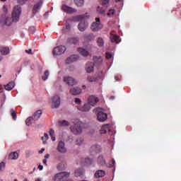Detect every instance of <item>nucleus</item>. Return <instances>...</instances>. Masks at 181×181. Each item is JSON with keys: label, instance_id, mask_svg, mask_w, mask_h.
<instances>
[{"label": "nucleus", "instance_id": "f257e3e1", "mask_svg": "<svg viewBox=\"0 0 181 181\" xmlns=\"http://www.w3.org/2000/svg\"><path fill=\"white\" fill-rule=\"evenodd\" d=\"M22 13V8H21V6L18 5L13 8L11 16L7 17L6 14H2L0 16V23L1 25H6L7 26H10L12 25V23H16V22L19 21V18H21V15Z\"/></svg>", "mask_w": 181, "mask_h": 181}, {"label": "nucleus", "instance_id": "f03ea898", "mask_svg": "<svg viewBox=\"0 0 181 181\" xmlns=\"http://www.w3.org/2000/svg\"><path fill=\"white\" fill-rule=\"evenodd\" d=\"M88 19V16L86 15H79L73 18V21H76V22H79L78 25V29L80 32H84L87 30V28H88V22L87 20Z\"/></svg>", "mask_w": 181, "mask_h": 181}, {"label": "nucleus", "instance_id": "7ed1b4c3", "mask_svg": "<svg viewBox=\"0 0 181 181\" xmlns=\"http://www.w3.org/2000/svg\"><path fill=\"white\" fill-rule=\"evenodd\" d=\"M83 122L81 121L76 119L74 122V124L71 126V131L74 135H80L83 132Z\"/></svg>", "mask_w": 181, "mask_h": 181}, {"label": "nucleus", "instance_id": "20e7f679", "mask_svg": "<svg viewBox=\"0 0 181 181\" xmlns=\"http://www.w3.org/2000/svg\"><path fill=\"white\" fill-rule=\"evenodd\" d=\"M104 28V24L102 23L100 18H95V21L90 25V30L92 32H100Z\"/></svg>", "mask_w": 181, "mask_h": 181}, {"label": "nucleus", "instance_id": "39448f33", "mask_svg": "<svg viewBox=\"0 0 181 181\" xmlns=\"http://www.w3.org/2000/svg\"><path fill=\"white\" fill-rule=\"evenodd\" d=\"M62 101L59 95H54L51 98V108H59Z\"/></svg>", "mask_w": 181, "mask_h": 181}, {"label": "nucleus", "instance_id": "423d86ee", "mask_svg": "<svg viewBox=\"0 0 181 181\" xmlns=\"http://www.w3.org/2000/svg\"><path fill=\"white\" fill-rule=\"evenodd\" d=\"M70 176L69 172H62L55 175L54 181H64V179H67Z\"/></svg>", "mask_w": 181, "mask_h": 181}, {"label": "nucleus", "instance_id": "0eeeda50", "mask_svg": "<svg viewBox=\"0 0 181 181\" xmlns=\"http://www.w3.org/2000/svg\"><path fill=\"white\" fill-rule=\"evenodd\" d=\"M66 50V46H64V45L57 46L54 47L52 51L53 56H60L62 54H64Z\"/></svg>", "mask_w": 181, "mask_h": 181}, {"label": "nucleus", "instance_id": "6e6552de", "mask_svg": "<svg viewBox=\"0 0 181 181\" xmlns=\"http://www.w3.org/2000/svg\"><path fill=\"white\" fill-rule=\"evenodd\" d=\"M57 151L59 153H66L67 147H66V143L63 141H59L57 144Z\"/></svg>", "mask_w": 181, "mask_h": 181}, {"label": "nucleus", "instance_id": "1a4fd4ad", "mask_svg": "<svg viewBox=\"0 0 181 181\" xmlns=\"http://www.w3.org/2000/svg\"><path fill=\"white\" fill-rule=\"evenodd\" d=\"M63 80L64 81V83H66V84H67L68 86H76V84H77V81H76V79H74V78L71 77V76H64L63 78Z\"/></svg>", "mask_w": 181, "mask_h": 181}, {"label": "nucleus", "instance_id": "9d476101", "mask_svg": "<svg viewBox=\"0 0 181 181\" xmlns=\"http://www.w3.org/2000/svg\"><path fill=\"white\" fill-rule=\"evenodd\" d=\"M80 57H78V55L77 54H72L69 57H68L66 59H65V63L66 64H71V63H74L75 62H77V60H78Z\"/></svg>", "mask_w": 181, "mask_h": 181}, {"label": "nucleus", "instance_id": "9b49d317", "mask_svg": "<svg viewBox=\"0 0 181 181\" xmlns=\"http://www.w3.org/2000/svg\"><path fill=\"white\" fill-rule=\"evenodd\" d=\"M98 98L94 95H90L88 99V103L90 105V107H94L95 105H97V103H98Z\"/></svg>", "mask_w": 181, "mask_h": 181}, {"label": "nucleus", "instance_id": "f8f14e48", "mask_svg": "<svg viewBox=\"0 0 181 181\" xmlns=\"http://www.w3.org/2000/svg\"><path fill=\"white\" fill-rule=\"evenodd\" d=\"M62 9V11H64V12H66V13H74L77 12V10H76L75 8L66 5H63Z\"/></svg>", "mask_w": 181, "mask_h": 181}, {"label": "nucleus", "instance_id": "ddd939ff", "mask_svg": "<svg viewBox=\"0 0 181 181\" xmlns=\"http://www.w3.org/2000/svg\"><path fill=\"white\" fill-rule=\"evenodd\" d=\"M85 70L86 73H93V71H94V63L90 62H87L85 66Z\"/></svg>", "mask_w": 181, "mask_h": 181}, {"label": "nucleus", "instance_id": "4468645a", "mask_svg": "<svg viewBox=\"0 0 181 181\" xmlns=\"http://www.w3.org/2000/svg\"><path fill=\"white\" fill-rule=\"evenodd\" d=\"M107 131H109V134L110 135H112V133L111 132V127L108 124H105L101 127L100 130V134H107Z\"/></svg>", "mask_w": 181, "mask_h": 181}, {"label": "nucleus", "instance_id": "2eb2a0df", "mask_svg": "<svg viewBox=\"0 0 181 181\" xmlns=\"http://www.w3.org/2000/svg\"><path fill=\"white\" fill-rule=\"evenodd\" d=\"M97 117H98V120L100 122H104V121H105L107 118H108V116L107 115V114L103 112H98Z\"/></svg>", "mask_w": 181, "mask_h": 181}, {"label": "nucleus", "instance_id": "dca6fc26", "mask_svg": "<svg viewBox=\"0 0 181 181\" xmlns=\"http://www.w3.org/2000/svg\"><path fill=\"white\" fill-rule=\"evenodd\" d=\"M42 5H43V1L42 0H40L38 3L34 5V7L33 8V13H37V12L40 11V8H42Z\"/></svg>", "mask_w": 181, "mask_h": 181}, {"label": "nucleus", "instance_id": "f3484780", "mask_svg": "<svg viewBox=\"0 0 181 181\" xmlns=\"http://www.w3.org/2000/svg\"><path fill=\"white\" fill-rule=\"evenodd\" d=\"M81 88L79 87H74L70 89L69 93L71 95H78V94H81Z\"/></svg>", "mask_w": 181, "mask_h": 181}, {"label": "nucleus", "instance_id": "a211bd4d", "mask_svg": "<svg viewBox=\"0 0 181 181\" xmlns=\"http://www.w3.org/2000/svg\"><path fill=\"white\" fill-rule=\"evenodd\" d=\"M96 11L100 15H107V8L99 6L97 7Z\"/></svg>", "mask_w": 181, "mask_h": 181}, {"label": "nucleus", "instance_id": "6ab92c4d", "mask_svg": "<svg viewBox=\"0 0 181 181\" xmlns=\"http://www.w3.org/2000/svg\"><path fill=\"white\" fill-rule=\"evenodd\" d=\"M78 110L82 111V112H88L91 110V106L87 103L83 107H78Z\"/></svg>", "mask_w": 181, "mask_h": 181}, {"label": "nucleus", "instance_id": "aec40b11", "mask_svg": "<svg viewBox=\"0 0 181 181\" xmlns=\"http://www.w3.org/2000/svg\"><path fill=\"white\" fill-rule=\"evenodd\" d=\"M110 40L112 43H120L121 39H119V36L114 34L110 35Z\"/></svg>", "mask_w": 181, "mask_h": 181}, {"label": "nucleus", "instance_id": "412c9836", "mask_svg": "<svg viewBox=\"0 0 181 181\" xmlns=\"http://www.w3.org/2000/svg\"><path fill=\"white\" fill-rule=\"evenodd\" d=\"M0 52L1 53V54L6 56V54H9L11 50L9 49V47L2 46L0 47Z\"/></svg>", "mask_w": 181, "mask_h": 181}, {"label": "nucleus", "instance_id": "4be33fe9", "mask_svg": "<svg viewBox=\"0 0 181 181\" xmlns=\"http://www.w3.org/2000/svg\"><path fill=\"white\" fill-rule=\"evenodd\" d=\"M78 52L80 54V55L83 56V57H87L89 54L88 51H87V49H83L82 47L78 48Z\"/></svg>", "mask_w": 181, "mask_h": 181}, {"label": "nucleus", "instance_id": "5701e85b", "mask_svg": "<svg viewBox=\"0 0 181 181\" xmlns=\"http://www.w3.org/2000/svg\"><path fill=\"white\" fill-rule=\"evenodd\" d=\"M9 159L11 160H16L19 158V153L18 151L11 152L8 156Z\"/></svg>", "mask_w": 181, "mask_h": 181}, {"label": "nucleus", "instance_id": "b1692460", "mask_svg": "<svg viewBox=\"0 0 181 181\" xmlns=\"http://www.w3.org/2000/svg\"><path fill=\"white\" fill-rule=\"evenodd\" d=\"M83 37H84L85 40L90 42V41L94 40V39H95V35H94V33L85 34Z\"/></svg>", "mask_w": 181, "mask_h": 181}, {"label": "nucleus", "instance_id": "393cba45", "mask_svg": "<svg viewBox=\"0 0 181 181\" xmlns=\"http://www.w3.org/2000/svg\"><path fill=\"white\" fill-rule=\"evenodd\" d=\"M41 115H42V110H37L33 115V121H37V119L40 118Z\"/></svg>", "mask_w": 181, "mask_h": 181}, {"label": "nucleus", "instance_id": "a878e982", "mask_svg": "<svg viewBox=\"0 0 181 181\" xmlns=\"http://www.w3.org/2000/svg\"><path fill=\"white\" fill-rule=\"evenodd\" d=\"M93 62H94V64L96 66H100V64H101L103 63V57H93Z\"/></svg>", "mask_w": 181, "mask_h": 181}, {"label": "nucleus", "instance_id": "bb28decb", "mask_svg": "<svg viewBox=\"0 0 181 181\" xmlns=\"http://www.w3.org/2000/svg\"><path fill=\"white\" fill-rule=\"evenodd\" d=\"M68 42L71 45H77L79 42V39H78V37H69L68 39Z\"/></svg>", "mask_w": 181, "mask_h": 181}, {"label": "nucleus", "instance_id": "cd10ccee", "mask_svg": "<svg viewBox=\"0 0 181 181\" xmlns=\"http://www.w3.org/2000/svg\"><path fill=\"white\" fill-rule=\"evenodd\" d=\"M15 87V82L11 81L5 86V90L11 91Z\"/></svg>", "mask_w": 181, "mask_h": 181}, {"label": "nucleus", "instance_id": "c85d7f7f", "mask_svg": "<svg viewBox=\"0 0 181 181\" xmlns=\"http://www.w3.org/2000/svg\"><path fill=\"white\" fill-rule=\"evenodd\" d=\"M95 177H103L105 176V171L103 170H99L95 173Z\"/></svg>", "mask_w": 181, "mask_h": 181}, {"label": "nucleus", "instance_id": "c756f323", "mask_svg": "<svg viewBox=\"0 0 181 181\" xmlns=\"http://www.w3.org/2000/svg\"><path fill=\"white\" fill-rule=\"evenodd\" d=\"M84 175V170L83 169L79 168L75 170V176L76 177H80Z\"/></svg>", "mask_w": 181, "mask_h": 181}, {"label": "nucleus", "instance_id": "7c9ffc66", "mask_svg": "<svg viewBox=\"0 0 181 181\" xmlns=\"http://www.w3.org/2000/svg\"><path fill=\"white\" fill-rule=\"evenodd\" d=\"M98 163L100 166H104L105 165V160L104 159V157L103 156H100L98 158Z\"/></svg>", "mask_w": 181, "mask_h": 181}, {"label": "nucleus", "instance_id": "2f4dec72", "mask_svg": "<svg viewBox=\"0 0 181 181\" xmlns=\"http://www.w3.org/2000/svg\"><path fill=\"white\" fill-rule=\"evenodd\" d=\"M58 124L59 127H69V125H70V123L66 120H59L58 122Z\"/></svg>", "mask_w": 181, "mask_h": 181}, {"label": "nucleus", "instance_id": "473e14b6", "mask_svg": "<svg viewBox=\"0 0 181 181\" xmlns=\"http://www.w3.org/2000/svg\"><path fill=\"white\" fill-rule=\"evenodd\" d=\"M97 43L99 47H103L104 46V40L103 39V37H99L98 38Z\"/></svg>", "mask_w": 181, "mask_h": 181}, {"label": "nucleus", "instance_id": "72a5a7b5", "mask_svg": "<svg viewBox=\"0 0 181 181\" xmlns=\"http://www.w3.org/2000/svg\"><path fill=\"white\" fill-rule=\"evenodd\" d=\"M115 14V10L114 8L109 9L107 13L108 18H112V16H114Z\"/></svg>", "mask_w": 181, "mask_h": 181}, {"label": "nucleus", "instance_id": "f704fd0d", "mask_svg": "<svg viewBox=\"0 0 181 181\" xmlns=\"http://www.w3.org/2000/svg\"><path fill=\"white\" fill-rule=\"evenodd\" d=\"M11 115L14 121H16V118H18V115H16V112L13 110V109H11L10 110Z\"/></svg>", "mask_w": 181, "mask_h": 181}, {"label": "nucleus", "instance_id": "c9c22d12", "mask_svg": "<svg viewBox=\"0 0 181 181\" xmlns=\"http://www.w3.org/2000/svg\"><path fill=\"white\" fill-rule=\"evenodd\" d=\"M49 74H50V72H49V71H45V72L44 73V75L42 76V79L44 81H46V80H47V78H49Z\"/></svg>", "mask_w": 181, "mask_h": 181}, {"label": "nucleus", "instance_id": "e433bc0d", "mask_svg": "<svg viewBox=\"0 0 181 181\" xmlns=\"http://www.w3.org/2000/svg\"><path fill=\"white\" fill-rule=\"evenodd\" d=\"M41 139H42V142H43L44 144H47V140L49 139V135H48L47 133H45V134H44V136H42V137H41Z\"/></svg>", "mask_w": 181, "mask_h": 181}, {"label": "nucleus", "instance_id": "4c0bfd02", "mask_svg": "<svg viewBox=\"0 0 181 181\" xmlns=\"http://www.w3.org/2000/svg\"><path fill=\"white\" fill-rule=\"evenodd\" d=\"M76 6H83L84 5V0H74Z\"/></svg>", "mask_w": 181, "mask_h": 181}, {"label": "nucleus", "instance_id": "58836bf2", "mask_svg": "<svg viewBox=\"0 0 181 181\" xmlns=\"http://www.w3.org/2000/svg\"><path fill=\"white\" fill-rule=\"evenodd\" d=\"M87 81H88V83H95V81H97V78L95 76H88L87 78Z\"/></svg>", "mask_w": 181, "mask_h": 181}, {"label": "nucleus", "instance_id": "ea45409f", "mask_svg": "<svg viewBox=\"0 0 181 181\" xmlns=\"http://www.w3.org/2000/svg\"><path fill=\"white\" fill-rule=\"evenodd\" d=\"M32 121H33V117H30L27 118L26 120H25L26 125H28V127L31 125Z\"/></svg>", "mask_w": 181, "mask_h": 181}, {"label": "nucleus", "instance_id": "a19ab883", "mask_svg": "<svg viewBox=\"0 0 181 181\" xmlns=\"http://www.w3.org/2000/svg\"><path fill=\"white\" fill-rule=\"evenodd\" d=\"M6 167V163L5 162L0 163V170L2 172L5 170V168Z\"/></svg>", "mask_w": 181, "mask_h": 181}, {"label": "nucleus", "instance_id": "79ce46f5", "mask_svg": "<svg viewBox=\"0 0 181 181\" xmlns=\"http://www.w3.org/2000/svg\"><path fill=\"white\" fill-rule=\"evenodd\" d=\"M85 163L86 165H91L93 163V159L88 158L85 159Z\"/></svg>", "mask_w": 181, "mask_h": 181}, {"label": "nucleus", "instance_id": "37998d69", "mask_svg": "<svg viewBox=\"0 0 181 181\" xmlns=\"http://www.w3.org/2000/svg\"><path fill=\"white\" fill-rule=\"evenodd\" d=\"M100 4L104 6V5H108L110 4V0H100Z\"/></svg>", "mask_w": 181, "mask_h": 181}, {"label": "nucleus", "instance_id": "c03bdc74", "mask_svg": "<svg viewBox=\"0 0 181 181\" xmlns=\"http://www.w3.org/2000/svg\"><path fill=\"white\" fill-rule=\"evenodd\" d=\"M115 165V160L112 159L111 162L109 163L108 168H112Z\"/></svg>", "mask_w": 181, "mask_h": 181}, {"label": "nucleus", "instance_id": "a18cd8bd", "mask_svg": "<svg viewBox=\"0 0 181 181\" xmlns=\"http://www.w3.org/2000/svg\"><path fill=\"white\" fill-rule=\"evenodd\" d=\"M76 145H78L80 146V145H83V140L81 139H78L76 141Z\"/></svg>", "mask_w": 181, "mask_h": 181}, {"label": "nucleus", "instance_id": "49530a36", "mask_svg": "<svg viewBox=\"0 0 181 181\" xmlns=\"http://www.w3.org/2000/svg\"><path fill=\"white\" fill-rule=\"evenodd\" d=\"M17 2L20 4V5H25V4L28 2V0H17Z\"/></svg>", "mask_w": 181, "mask_h": 181}, {"label": "nucleus", "instance_id": "de8ad7c7", "mask_svg": "<svg viewBox=\"0 0 181 181\" xmlns=\"http://www.w3.org/2000/svg\"><path fill=\"white\" fill-rule=\"evenodd\" d=\"M29 32L30 33H34L35 32H36V28L33 26L30 27Z\"/></svg>", "mask_w": 181, "mask_h": 181}, {"label": "nucleus", "instance_id": "09e8293b", "mask_svg": "<svg viewBox=\"0 0 181 181\" xmlns=\"http://www.w3.org/2000/svg\"><path fill=\"white\" fill-rule=\"evenodd\" d=\"M49 136H54V130H53V129H49Z\"/></svg>", "mask_w": 181, "mask_h": 181}, {"label": "nucleus", "instance_id": "8fccbe9b", "mask_svg": "<svg viewBox=\"0 0 181 181\" xmlns=\"http://www.w3.org/2000/svg\"><path fill=\"white\" fill-rule=\"evenodd\" d=\"M71 28V25H70V24L66 23L65 29L66 30H70V29Z\"/></svg>", "mask_w": 181, "mask_h": 181}, {"label": "nucleus", "instance_id": "3c124183", "mask_svg": "<svg viewBox=\"0 0 181 181\" xmlns=\"http://www.w3.org/2000/svg\"><path fill=\"white\" fill-rule=\"evenodd\" d=\"M75 103L76 104H81V100H80V98H75Z\"/></svg>", "mask_w": 181, "mask_h": 181}, {"label": "nucleus", "instance_id": "603ef678", "mask_svg": "<svg viewBox=\"0 0 181 181\" xmlns=\"http://www.w3.org/2000/svg\"><path fill=\"white\" fill-rule=\"evenodd\" d=\"M111 57H112V54L107 52L106 53V59H111Z\"/></svg>", "mask_w": 181, "mask_h": 181}, {"label": "nucleus", "instance_id": "864d4df0", "mask_svg": "<svg viewBox=\"0 0 181 181\" xmlns=\"http://www.w3.org/2000/svg\"><path fill=\"white\" fill-rule=\"evenodd\" d=\"M3 12L6 13L8 12V8H6V6H3Z\"/></svg>", "mask_w": 181, "mask_h": 181}, {"label": "nucleus", "instance_id": "5fc2aeb1", "mask_svg": "<svg viewBox=\"0 0 181 181\" xmlns=\"http://www.w3.org/2000/svg\"><path fill=\"white\" fill-rule=\"evenodd\" d=\"M25 52H26L28 54H32V49H26V50H25Z\"/></svg>", "mask_w": 181, "mask_h": 181}, {"label": "nucleus", "instance_id": "6e6d98bb", "mask_svg": "<svg viewBox=\"0 0 181 181\" xmlns=\"http://www.w3.org/2000/svg\"><path fill=\"white\" fill-rule=\"evenodd\" d=\"M42 163H44V165H45V166H47V159H44V160H42Z\"/></svg>", "mask_w": 181, "mask_h": 181}, {"label": "nucleus", "instance_id": "4d7b16f0", "mask_svg": "<svg viewBox=\"0 0 181 181\" xmlns=\"http://www.w3.org/2000/svg\"><path fill=\"white\" fill-rule=\"evenodd\" d=\"M49 158H50V154H46L45 156V159H49Z\"/></svg>", "mask_w": 181, "mask_h": 181}, {"label": "nucleus", "instance_id": "13d9d810", "mask_svg": "<svg viewBox=\"0 0 181 181\" xmlns=\"http://www.w3.org/2000/svg\"><path fill=\"white\" fill-rule=\"evenodd\" d=\"M64 181H74V180L71 178H69V179L64 178Z\"/></svg>", "mask_w": 181, "mask_h": 181}, {"label": "nucleus", "instance_id": "bf43d9fd", "mask_svg": "<svg viewBox=\"0 0 181 181\" xmlns=\"http://www.w3.org/2000/svg\"><path fill=\"white\" fill-rule=\"evenodd\" d=\"M38 169H40V170H43V165H38Z\"/></svg>", "mask_w": 181, "mask_h": 181}, {"label": "nucleus", "instance_id": "052dcab7", "mask_svg": "<svg viewBox=\"0 0 181 181\" xmlns=\"http://www.w3.org/2000/svg\"><path fill=\"white\" fill-rule=\"evenodd\" d=\"M51 139H52V141H56V136H51Z\"/></svg>", "mask_w": 181, "mask_h": 181}, {"label": "nucleus", "instance_id": "680f3d73", "mask_svg": "<svg viewBox=\"0 0 181 181\" xmlns=\"http://www.w3.org/2000/svg\"><path fill=\"white\" fill-rule=\"evenodd\" d=\"M115 80L119 81V78H118V76H115Z\"/></svg>", "mask_w": 181, "mask_h": 181}, {"label": "nucleus", "instance_id": "e2e57ef3", "mask_svg": "<svg viewBox=\"0 0 181 181\" xmlns=\"http://www.w3.org/2000/svg\"><path fill=\"white\" fill-rule=\"evenodd\" d=\"M45 151V148H42L40 151L39 153H43V151Z\"/></svg>", "mask_w": 181, "mask_h": 181}, {"label": "nucleus", "instance_id": "0e129e2a", "mask_svg": "<svg viewBox=\"0 0 181 181\" xmlns=\"http://www.w3.org/2000/svg\"><path fill=\"white\" fill-rule=\"evenodd\" d=\"M44 16H49V12H46V13L44 14Z\"/></svg>", "mask_w": 181, "mask_h": 181}, {"label": "nucleus", "instance_id": "69168bd1", "mask_svg": "<svg viewBox=\"0 0 181 181\" xmlns=\"http://www.w3.org/2000/svg\"><path fill=\"white\" fill-rule=\"evenodd\" d=\"M115 2H122V0H115Z\"/></svg>", "mask_w": 181, "mask_h": 181}, {"label": "nucleus", "instance_id": "338daca9", "mask_svg": "<svg viewBox=\"0 0 181 181\" xmlns=\"http://www.w3.org/2000/svg\"><path fill=\"white\" fill-rule=\"evenodd\" d=\"M35 181H42V180H40V178H37V180H35Z\"/></svg>", "mask_w": 181, "mask_h": 181}, {"label": "nucleus", "instance_id": "774afa93", "mask_svg": "<svg viewBox=\"0 0 181 181\" xmlns=\"http://www.w3.org/2000/svg\"><path fill=\"white\" fill-rule=\"evenodd\" d=\"M82 87H83V90H86V86L85 85H83Z\"/></svg>", "mask_w": 181, "mask_h": 181}]
</instances>
